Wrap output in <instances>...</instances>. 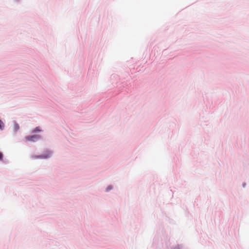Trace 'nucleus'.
<instances>
[{
	"instance_id": "nucleus-2",
	"label": "nucleus",
	"mask_w": 249,
	"mask_h": 249,
	"mask_svg": "<svg viewBox=\"0 0 249 249\" xmlns=\"http://www.w3.org/2000/svg\"><path fill=\"white\" fill-rule=\"evenodd\" d=\"M51 153L47 152L46 154L43 155H40L38 156H34L33 158L34 159H47L50 157Z\"/></svg>"
},
{
	"instance_id": "nucleus-3",
	"label": "nucleus",
	"mask_w": 249,
	"mask_h": 249,
	"mask_svg": "<svg viewBox=\"0 0 249 249\" xmlns=\"http://www.w3.org/2000/svg\"><path fill=\"white\" fill-rule=\"evenodd\" d=\"M38 131H41V129L39 127H36L34 130V132H38Z\"/></svg>"
},
{
	"instance_id": "nucleus-4",
	"label": "nucleus",
	"mask_w": 249,
	"mask_h": 249,
	"mask_svg": "<svg viewBox=\"0 0 249 249\" xmlns=\"http://www.w3.org/2000/svg\"><path fill=\"white\" fill-rule=\"evenodd\" d=\"M15 127L16 130H18L19 128V126L18 124H15Z\"/></svg>"
},
{
	"instance_id": "nucleus-6",
	"label": "nucleus",
	"mask_w": 249,
	"mask_h": 249,
	"mask_svg": "<svg viewBox=\"0 0 249 249\" xmlns=\"http://www.w3.org/2000/svg\"><path fill=\"white\" fill-rule=\"evenodd\" d=\"M174 249H180V246H177L176 247H175Z\"/></svg>"
},
{
	"instance_id": "nucleus-5",
	"label": "nucleus",
	"mask_w": 249,
	"mask_h": 249,
	"mask_svg": "<svg viewBox=\"0 0 249 249\" xmlns=\"http://www.w3.org/2000/svg\"><path fill=\"white\" fill-rule=\"evenodd\" d=\"M2 157H3L2 154L1 152H0V160H1L2 159Z\"/></svg>"
},
{
	"instance_id": "nucleus-1",
	"label": "nucleus",
	"mask_w": 249,
	"mask_h": 249,
	"mask_svg": "<svg viewBox=\"0 0 249 249\" xmlns=\"http://www.w3.org/2000/svg\"><path fill=\"white\" fill-rule=\"evenodd\" d=\"M40 138V136L38 135H34L33 136H26L25 140L26 142H36Z\"/></svg>"
}]
</instances>
